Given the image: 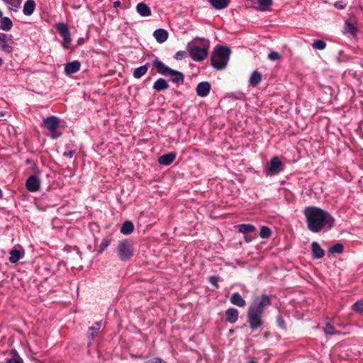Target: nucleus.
Here are the masks:
<instances>
[{"mask_svg":"<svg viewBox=\"0 0 363 363\" xmlns=\"http://www.w3.org/2000/svg\"><path fill=\"white\" fill-rule=\"evenodd\" d=\"M307 228L317 233L330 230L335 225L334 218L326 211L315 206H307L303 211Z\"/></svg>","mask_w":363,"mask_h":363,"instance_id":"obj_1","label":"nucleus"},{"mask_svg":"<svg viewBox=\"0 0 363 363\" xmlns=\"http://www.w3.org/2000/svg\"><path fill=\"white\" fill-rule=\"evenodd\" d=\"M230 53V48L223 45L216 46L211 57V65L218 70L225 69L229 60Z\"/></svg>","mask_w":363,"mask_h":363,"instance_id":"obj_2","label":"nucleus"},{"mask_svg":"<svg viewBox=\"0 0 363 363\" xmlns=\"http://www.w3.org/2000/svg\"><path fill=\"white\" fill-rule=\"evenodd\" d=\"M202 45L201 48L195 45H188V51L193 60L199 62L203 60L207 57L209 49L208 40H203Z\"/></svg>","mask_w":363,"mask_h":363,"instance_id":"obj_3","label":"nucleus"},{"mask_svg":"<svg viewBox=\"0 0 363 363\" xmlns=\"http://www.w3.org/2000/svg\"><path fill=\"white\" fill-rule=\"evenodd\" d=\"M271 304L272 300L269 296L262 294L255 298L249 306L248 310L263 315L264 309Z\"/></svg>","mask_w":363,"mask_h":363,"instance_id":"obj_4","label":"nucleus"},{"mask_svg":"<svg viewBox=\"0 0 363 363\" xmlns=\"http://www.w3.org/2000/svg\"><path fill=\"white\" fill-rule=\"evenodd\" d=\"M44 127L50 131V137L52 139H57L61 136L62 133L58 130L60 126V120L56 116H48L43 121Z\"/></svg>","mask_w":363,"mask_h":363,"instance_id":"obj_5","label":"nucleus"},{"mask_svg":"<svg viewBox=\"0 0 363 363\" xmlns=\"http://www.w3.org/2000/svg\"><path fill=\"white\" fill-rule=\"evenodd\" d=\"M117 253L121 261L129 260L133 255V247L130 242L128 240L119 241L117 247Z\"/></svg>","mask_w":363,"mask_h":363,"instance_id":"obj_6","label":"nucleus"},{"mask_svg":"<svg viewBox=\"0 0 363 363\" xmlns=\"http://www.w3.org/2000/svg\"><path fill=\"white\" fill-rule=\"evenodd\" d=\"M56 29L62 38V45L64 48L67 49L72 41L71 34L68 26L62 22L56 24Z\"/></svg>","mask_w":363,"mask_h":363,"instance_id":"obj_7","label":"nucleus"},{"mask_svg":"<svg viewBox=\"0 0 363 363\" xmlns=\"http://www.w3.org/2000/svg\"><path fill=\"white\" fill-rule=\"evenodd\" d=\"M283 164L279 157H273L269 162V166L265 169L267 176L278 174L282 170Z\"/></svg>","mask_w":363,"mask_h":363,"instance_id":"obj_8","label":"nucleus"},{"mask_svg":"<svg viewBox=\"0 0 363 363\" xmlns=\"http://www.w3.org/2000/svg\"><path fill=\"white\" fill-rule=\"evenodd\" d=\"M262 314L255 313L250 310L247 311V321L250 325V328L255 331L261 328L263 325V319Z\"/></svg>","mask_w":363,"mask_h":363,"instance_id":"obj_9","label":"nucleus"},{"mask_svg":"<svg viewBox=\"0 0 363 363\" xmlns=\"http://www.w3.org/2000/svg\"><path fill=\"white\" fill-rule=\"evenodd\" d=\"M13 40L12 35L0 33V48L8 53L13 51Z\"/></svg>","mask_w":363,"mask_h":363,"instance_id":"obj_10","label":"nucleus"},{"mask_svg":"<svg viewBox=\"0 0 363 363\" xmlns=\"http://www.w3.org/2000/svg\"><path fill=\"white\" fill-rule=\"evenodd\" d=\"M26 186L30 192L38 191L40 187V180L37 176L31 175L26 180Z\"/></svg>","mask_w":363,"mask_h":363,"instance_id":"obj_11","label":"nucleus"},{"mask_svg":"<svg viewBox=\"0 0 363 363\" xmlns=\"http://www.w3.org/2000/svg\"><path fill=\"white\" fill-rule=\"evenodd\" d=\"M153 66L157 69V72L165 77H168L169 74L172 72V68L166 65L164 63H163L161 60H160L158 58H155L152 61Z\"/></svg>","mask_w":363,"mask_h":363,"instance_id":"obj_12","label":"nucleus"},{"mask_svg":"<svg viewBox=\"0 0 363 363\" xmlns=\"http://www.w3.org/2000/svg\"><path fill=\"white\" fill-rule=\"evenodd\" d=\"M211 86L208 82H202L198 84L196 91V94L201 97H205L208 95Z\"/></svg>","mask_w":363,"mask_h":363,"instance_id":"obj_13","label":"nucleus"},{"mask_svg":"<svg viewBox=\"0 0 363 363\" xmlns=\"http://www.w3.org/2000/svg\"><path fill=\"white\" fill-rule=\"evenodd\" d=\"M81 64L78 60L67 63L65 65L64 71L67 75H71L80 69Z\"/></svg>","mask_w":363,"mask_h":363,"instance_id":"obj_14","label":"nucleus"},{"mask_svg":"<svg viewBox=\"0 0 363 363\" xmlns=\"http://www.w3.org/2000/svg\"><path fill=\"white\" fill-rule=\"evenodd\" d=\"M168 77H170V80L173 83L177 84H183L184 82V74L182 72L173 69Z\"/></svg>","mask_w":363,"mask_h":363,"instance_id":"obj_15","label":"nucleus"},{"mask_svg":"<svg viewBox=\"0 0 363 363\" xmlns=\"http://www.w3.org/2000/svg\"><path fill=\"white\" fill-rule=\"evenodd\" d=\"M311 251L312 257L315 259L322 258L325 255L324 250L321 248L320 245L315 241L311 243Z\"/></svg>","mask_w":363,"mask_h":363,"instance_id":"obj_16","label":"nucleus"},{"mask_svg":"<svg viewBox=\"0 0 363 363\" xmlns=\"http://www.w3.org/2000/svg\"><path fill=\"white\" fill-rule=\"evenodd\" d=\"M168 32L163 28L157 29L153 33V36L159 43L165 42L168 38Z\"/></svg>","mask_w":363,"mask_h":363,"instance_id":"obj_17","label":"nucleus"},{"mask_svg":"<svg viewBox=\"0 0 363 363\" xmlns=\"http://www.w3.org/2000/svg\"><path fill=\"white\" fill-rule=\"evenodd\" d=\"M136 11L143 17H147L151 15L150 8L144 2H140L137 4Z\"/></svg>","mask_w":363,"mask_h":363,"instance_id":"obj_18","label":"nucleus"},{"mask_svg":"<svg viewBox=\"0 0 363 363\" xmlns=\"http://www.w3.org/2000/svg\"><path fill=\"white\" fill-rule=\"evenodd\" d=\"M175 158L176 153L172 152L160 156L158 159V162L160 164L169 165L174 162Z\"/></svg>","mask_w":363,"mask_h":363,"instance_id":"obj_19","label":"nucleus"},{"mask_svg":"<svg viewBox=\"0 0 363 363\" xmlns=\"http://www.w3.org/2000/svg\"><path fill=\"white\" fill-rule=\"evenodd\" d=\"M230 301L233 305L238 307H244L246 305L245 299L238 292H235L231 295Z\"/></svg>","mask_w":363,"mask_h":363,"instance_id":"obj_20","label":"nucleus"},{"mask_svg":"<svg viewBox=\"0 0 363 363\" xmlns=\"http://www.w3.org/2000/svg\"><path fill=\"white\" fill-rule=\"evenodd\" d=\"M239 312L236 308H230L225 311L226 320L233 324L237 322L238 319Z\"/></svg>","mask_w":363,"mask_h":363,"instance_id":"obj_21","label":"nucleus"},{"mask_svg":"<svg viewBox=\"0 0 363 363\" xmlns=\"http://www.w3.org/2000/svg\"><path fill=\"white\" fill-rule=\"evenodd\" d=\"M35 2L34 0H27L23 9V14L26 16H30L35 11Z\"/></svg>","mask_w":363,"mask_h":363,"instance_id":"obj_22","label":"nucleus"},{"mask_svg":"<svg viewBox=\"0 0 363 363\" xmlns=\"http://www.w3.org/2000/svg\"><path fill=\"white\" fill-rule=\"evenodd\" d=\"M152 88L157 91H162L167 90L169 88V84L164 79L160 78L154 82Z\"/></svg>","mask_w":363,"mask_h":363,"instance_id":"obj_23","label":"nucleus"},{"mask_svg":"<svg viewBox=\"0 0 363 363\" xmlns=\"http://www.w3.org/2000/svg\"><path fill=\"white\" fill-rule=\"evenodd\" d=\"M262 74L257 70H255L252 72L250 77L249 83L252 86H257L262 81Z\"/></svg>","mask_w":363,"mask_h":363,"instance_id":"obj_24","label":"nucleus"},{"mask_svg":"<svg viewBox=\"0 0 363 363\" xmlns=\"http://www.w3.org/2000/svg\"><path fill=\"white\" fill-rule=\"evenodd\" d=\"M230 0H209V3L214 9L221 10L228 6Z\"/></svg>","mask_w":363,"mask_h":363,"instance_id":"obj_25","label":"nucleus"},{"mask_svg":"<svg viewBox=\"0 0 363 363\" xmlns=\"http://www.w3.org/2000/svg\"><path fill=\"white\" fill-rule=\"evenodd\" d=\"M345 33L350 34L352 36H355L357 33V26L351 22L346 21L345 23Z\"/></svg>","mask_w":363,"mask_h":363,"instance_id":"obj_26","label":"nucleus"},{"mask_svg":"<svg viewBox=\"0 0 363 363\" xmlns=\"http://www.w3.org/2000/svg\"><path fill=\"white\" fill-rule=\"evenodd\" d=\"M133 223L130 220H126L123 223L121 228V233L123 235H129L133 231Z\"/></svg>","mask_w":363,"mask_h":363,"instance_id":"obj_27","label":"nucleus"},{"mask_svg":"<svg viewBox=\"0 0 363 363\" xmlns=\"http://www.w3.org/2000/svg\"><path fill=\"white\" fill-rule=\"evenodd\" d=\"M147 65H144L135 68L133 71V75L135 79H140L147 73Z\"/></svg>","mask_w":363,"mask_h":363,"instance_id":"obj_28","label":"nucleus"},{"mask_svg":"<svg viewBox=\"0 0 363 363\" xmlns=\"http://www.w3.org/2000/svg\"><path fill=\"white\" fill-rule=\"evenodd\" d=\"M13 26L12 21L9 17H3L0 21V28L3 30H10Z\"/></svg>","mask_w":363,"mask_h":363,"instance_id":"obj_29","label":"nucleus"},{"mask_svg":"<svg viewBox=\"0 0 363 363\" xmlns=\"http://www.w3.org/2000/svg\"><path fill=\"white\" fill-rule=\"evenodd\" d=\"M111 240L112 238L111 237H106L103 238L97 250V254H101L103 252H104L111 244Z\"/></svg>","mask_w":363,"mask_h":363,"instance_id":"obj_30","label":"nucleus"},{"mask_svg":"<svg viewBox=\"0 0 363 363\" xmlns=\"http://www.w3.org/2000/svg\"><path fill=\"white\" fill-rule=\"evenodd\" d=\"M7 6L8 8L13 11H17L22 0H2Z\"/></svg>","mask_w":363,"mask_h":363,"instance_id":"obj_31","label":"nucleus"},{"mask_svg":"<svg viewBox=\"0 0 363 363\" xmlns=\"http://www.w3.org/2000/svg\"><path fill=\"white\" fill-rule=\"evenodd\" d=\"M9 261L11 263H17L21 258V252L16 249H12L10 251Z\"/></svg>","mask_w":363,"mask_h":363,"instance_id":"obj_32","label":"nucleus"},{"mask_svg":"<svg viewBox=\"0 0 363 363\" xmlns=\"http://www.w3.org/2000/svg\"><path fill=\"white\" fill-rule=\"evenodd\" d=\"M239 232L243 234H247L249 233L254 232L255 227L252 224H241L238 225Z\"/></svg>","mask_w":363,"mask_h":363,"instance_id":"obj_33","label":"nucleus"},{"mask_svg":"<svg viewBox=\"0 0 363 363\" xmlns=\"http://www.w3.org/2000/svg\"><path fill=\"white\" fill-rule=\"evenodd\" d=\"M259 10L261 11H265L269 9V7L272 5V0H258Z\"/></svg>","mask_w":363,"mask_h":363,"instance_id":"obj_34","label":"nucleus"},{"mask_svg":"<svg viewBox=\"0 0 363 363\" xmlns=\"http://www.w3.org/2000/svg\"><path fill=\"white\" fill-rule=\"evenodd\" d=\"M11 354H13V357L8 359L6 363H23L22 358L16 350H12Z\"/></svg>","mask_w":363,"mask_h":363,"instance_id":"obj_35","label":"nucleus"},{"mask_svg":"<svg viewBox=\"0 0 363 363\" xmlns=\"http://www.w3.org/2000/svg\"><path fill=\"white\" fill-rule=\"evenodd\" d=\"M344 247L341 243H337L332 245L329 250L328 252L330 254L337 253L341 254L343 252Z\"/></svg>","mask_w":363,"mask_h":363,"instance_id":"obj_36","label":"nucleus"},{"mask_svg":"<svg viewBox=\"0 0 363 363\" xmlns=\"http://www.w3.org/2000/svg\"><path fill=\"white\" fill-rule=\"evenodd\" d=\"M272 235L271 229L267 226H262L260 229L259 236L262 238H268Z\"/></svg>","mask_w":363,"mask_h":363,"instance_id":"obj_37","label":"nucleus"},{"mask_svg":"<svg viewBox=\"0 0 363 363\" xmlns=\"http://www.w3.org/2000/svg\"><path fill=\"white\" fill-rule=\"evenodd\" d=\"M312 47L317 50H323L326 47V43L322 40H315L312 44Z\"/></svg>","mask_w":363,"mask_h":363,"instance_id":"obj_38","label":"nucleus"},{"mask_svg":"<svg viewBox=\"0 0 363 363\" xmlns=\"http://www.w3.org/2000/svg\"><path fill=\"white\" fill-rule=\"evenodd\" d=\"M324 332H325V335H334L336 333V331H335L333 325L328 323H326V325L324 328Z\"/></svg>","mask_w":363,"mask_h":363,"instance_id":"obj_39","label":"nucleus"},{"mask_svg":"<svg viewBox=\"0 0 363 363\" xmlns=\"http://www.w3.org/2000/svg\"><path fill=\"white\" fill-rule=\"evenodd\" d=\"M352 308L356 312L362 313L363 311V301L360 300L355 302L352 306Z\"/></svg>","mask_w":363,"mask_h":363,"instance_id":"obj_40","label":"nucleus"},{"mask_svg":"<svg viewBox=\"0 0 363 363\" xmlns=\"http://www.w3.org/2000/svg\"><path fill=\"white\" fill-rule=\"evenodd\" d=\"M101 323L99 322L95 323L94 325L89 328L90 330H93V332L91 333V339H94L95 335L97 334L99 330L100 329Z\"/></svg>","mask_w":363,"mask_h":363,"instance_id":"obj_41","label":"nucleus"},{"mask_svg":"<svg viewBox=\"0 0 363 363\" xmlns=\"http://www.w3.org/2000/svg\"><path fill=\"white\" fill-rule=\"evenodd\" d=\"M268 58L272 61H277L281 59V55L276 51H271L268 54Z\"/></svg>","mask_w":363,"mask_h":363,"instance_id":"obj_42","label":"nucleus"},{"mask_svg":"<svg viewBox=\"0 0 363 363\" xmlns=\"http://www.w3.org/2000/svg\"><path fill=\"white\" fill-rule=\"evenodd\" d=\"M277 325L281 329H286V324L283 317L281 315L277 316Z\"/></svg>","mask_w":363,"mask_h":363,"instance_id":"obj_43","label":"nucleus"},{"mask_svg":"<svg viewBox=\"0 0 363 363\" xmlns=\"http://www.w3.org/2000/svg\"><path fill=\"white\" fill-rule=\"evenodd\" d=\"M209 282L216 288H218V282L219 281V278L216 276H211L208 277Z\"/></svg>","mask_w":363,"mask_h":363,"instance_id":"obj_44","label":"nucleus"},{"mask_svg":"<svg viewBox=\"0 0 363 363\" xmlns=\"http://www.w3.org/2000/svg\"><path fill=\"white\" fill-rule=\"evenodd\" d=\"M144 363H165V362L162 358L153 357L146 360Z\"/></svg>","mask_w":363,"mask_h":363,"instance_id":"obj_45","label":"nucleus"},{"mask_svg":"<svg viewBox=\"0 0 363 363\" xmlns=\"http://www.w3.org/2000/svg\"><path fill=\"white\" fill-rule=\"evenodd\" d=\"M186 56V53L185 51H183V50H180V51H178L176 54H175V56H174V58L176 60H182L184 58H185Z\"/></svg>","mask_w":363,"mask_h":363,"instance_id":"obj_46","label":"nucleus"},{"mask_svg":"<svg viewBox=\"0 0 363 363\" xmlns=\"http://www.w3.org/2000/svg\"><path fill=\"white\" fill-rule=\"evenodd\" d=\"M334 6L337 9H344L346 7V4L342 1L335 2Z\"/></svg>","mask_w":363,"mask_h":363,"instance_id":"obj_47","label":"nucleus"},{"mask_svg":"<svg viewBox=\"0 0 363 363\" xmlns=\"http://www.w3.org/2000/svg\"><path fill=\"white\" fill-rule=\"evenodd\" d=\"M76 154L75 150H69L68 152H65L63 153V156L69 158H72Z\"/></svg>","mask_w":363,"mask_h":363,"instance_id":"obj_48","label":"nucleus"},{"mask_svg":"<svg viewBox=\"0 0 363 363\" xmlns=\"http://www.w3.org/2000/svg\"><path fill=\"white\" fill-rule=\"evenodd\" d=\"M245 238L247 242H250L252 240V238L251 236L247 235V234H245Z\"/></svg>","mask_w":363,"mask_h":363,"instance_id":"obj_49","label":"nucleus"},{"mask_svg":"<svg viewBox=\"0 0 363 363\" xmlns=\"http://www.w3.org/2000/svg\"><path fill=\"white\" fill-rule=\"evenodd\" d=\"M84 38H79V39H78L77 44H78L79 45H80L83 44V43H84Z\"/></svg>","mask_w":363,"mask_h":363,"instance_id":"obj_50","label":"nucleus"},{"mask_svg":"<svg viewBox=\"0 0 363 363\" xmlns=\"http://www.w3.org/2000/svg\"><path fill=\"white\" fill-rule=\"evenodd\" d=\"M120 4H121L120 1H115L113 3V7L116 8V7L119 6Z\"/></svg>","mask_w":363,"mask_h":363,"instance_id":"obj_51","label":"nucleus"},{"mask_svg":"<svg viewBox=\"0 0 363 363\" xmlns=\"http://www.w3.org/2000/svg\"><path fill=\"white\" fill-rule=\"evenodd\" d=\"M4 116V113L0 111V117H3Z\"/></svg>","mask_w":363,"mask_h":363,"instance_id":"obj_52","label":"nucleus"},{"mask_svg":"<svg viewBox=\"0 0 363 363\" xmlns=\"http://www.w3.org/2000/svg\"><path fill=\"white\" fill-rule=\"evenodd\" d=\"M2 64V59L0 57V66Z\"/></svg>","mask_w":363,"mask_h":363,"instance_id":"obj_53","label":"nucleus"},{"mask_svg":"<svg viewBox=\"0 0 363 363\" xmlns=\"http://www.w3.org/2000/svg\"><path fill=\"white\" fill-rule=\"evenodd\" d=\"M1 16H2V13H1V11H0V18H1Z\"/></svg>","mask_w":363,"mask_h":363,"instance_id":"obj_54","label":"nucleus"}]
</instances>
